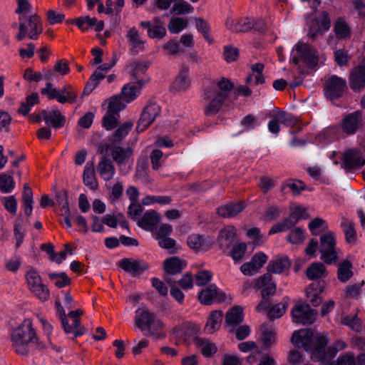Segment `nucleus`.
I'll list each match as a JSON object with an SVG mask.
<instances>
[{
    "instance_id": "nucleus-1",
    "label": "nucleus",
    "mask_w": 365,
    "mask_h": 365,
    "mask_svg": "<svg viewBox=\"0 0 365 365\" xmlns=\"http://www.w3.org/2000/svg\"><path fill=\"white\" fill-rule=\"evenodd\" d=\"M292 341L298 347H303L305 351L310 352L314 361H320L324 365H327L337 351L346 346L344 341H337L334 346L329 347L326 351L328 343L327 337L322 334H314L309 329L295 331L292 334Z\"/></svg>"
},
{
    "instance_id": "nucleus-2",
    "label": "nucleus",
    "mask_w": 365,
    "mask_h": 365,
    "mask_svg": "<svg viewBox=\"0 0 365 365\" xmlns=\"http://www.w3.org/2000/svg\"><path fill=\"white\" fill-rule=\"evenodd\" d=\"M11 346L19 355H26L29 351L30 344H35L37 348L44 346L39 341L36 332L33 327L31 319H26L14 329L11 334Z\"/></svg>"
},
{
    "instance_id": "nucleus-3",
    "label": "nucleus",
    "mask_w": 365,
    "mask_h": 365,
    "mask_svg": "<svg viewBox=\"0 0 365 365\" xmlns=\"http://www.w3.org/2000/svg\"><path fill=\"white\" fill-rule=\"evenodd\" d=\"M19 21V33L16 35L18 41H22L26 37L36 40L43 32L41 19L37 14L20 15Z\"/></svg>"
},
{
    "instance_id": "nucleus-4",
    "label": "nucleus",
    "mask_w": 365,
    "mask_h": 365,
    "mask_svg": "<svg viewBox=\"0 0 365 365\" xmlns=\"http://www.w3.org/2000/svg\"><path fill=\"white\" fill-rule=\"evenodd\" d=\"M336 236L332 232H329L320 237L319 252L321 259L328 264H334L338 259V255L340 252L336 246Z\"/></svg>"
},
{
    "instance_id": "nucleus-5",
    "label": "nucleus",
    "mask_w": 365,
    "mask_h": 365,
    "mask_svg": "<svg viewBox=\"0 0 365 365\" xmlns=\"http://www.w3.org/2000/svg\"><path fill=\"white\" fill-rule=\"evenodd\" d=\"M41 93L42 95H46L49 100L56 99L60 103H73L77 98L76 91L70 85L58 90L53 88V84L48 82L45 88H41Z\"/></svg>"
},
{
    "instance_id": "nucleus-6",
    "label": "nucleus",
    "mask_w": 365,
    "mask_h": 365,
    "mask_svg": "<svg viewBox=\"0 0 365 365\" xmlns=\"http://www.w3.org/2000/svg\"><path fill=\"white\" fill-rule=\"evenodd\" d=\"M307 36L312 41H315L319 36L329 30L331 19L327 11H323L321 14L308 22Z\"/></svg>"
},
{
    "instance_id": "nucleus-7",
    "label": "nucleus",
    "mask_w": 365,
    "mask_h": 365,
    "mask_svg": "<svg viewBox=\"0 0 365 365\" xmlns=\"http://www.w3.org/2000/svg\"><path fill=\"white\" fill-rule=\"evenodd\" d=\"M203 100L206 103L204 113L207 116L217 114L226 101L223 95H217V88L214 87H207L204 90Z\"/></svg>"
},
{
    "instance_id": "nucleus-8",
    "label": "nucleus",
    "mask_w": 365,
    "mask_h": 365,
    "mask_svg": "<svg viewBox=\"0 0 365 365\" xmlns=\"http://www.w3.org/2000/svg\"><path fill=\"white\" fill-rule=\"evenodd\" d=\"M26 277L30 291L41 301L48 300L50 295L49 289L42 283L38 273L34 269H30Z\"/></svg>"
},
{
    "instance_id": "nucleus-9",
    "label": "nucleus",
    "mask_w": 365,
    "mask_h": 365,
    "mask_svg": "<svg viewBox=\"0 0 365 365\" xmlns=\"http://www.w3.org/2000/svg\"><path fill=\"white\" fill-rule=\"evenodd\" d=\"M187 264L185 260L178 257H172L166 259L163 262V267L165 272L164 279L169 284L176 283L175 275L180 274L185 268Z\"/></svg>"
},
{
    "instance_id": "nucleus-10",
    "label": "nucleus",
    "mask_w": 365,
    "mask_h": 365,
    "mask_svg": "<svg viewBox=\"0 0 365 365\" xmlns=\"http://www.w3.org/2000/svg\"><path fill=\"white\" fill-rule=\"evenodd\" d=\"M292 321L303 325L312 324L317 317V312L307 304H296L292 309Z\"/></svg>"
},
{
    "instance_id": "nucleus-11",
    "label": "nucleus",
    "mask_w": 365,
    "mask_h": 365,
    "mask_svg": "<svg viewBox=\"0 0 365 365\" xmlns=\"http://www.w3.org/2000/svg\"><path fill=\"white\" fill-rule=\"evenodd\" d=\"M365 164V158L356 148H348L342 153L341 165L346 170H355Z\"/></svg>"
},
{
    "instance_id": "nucleus-12",
    "label": "nucleus",
    "mask_w": 365,
    "mask_h": 365,
    "mask_svg": "<svg viewBox=\"0 0 365 365\" xmlns=\"http://www.w3.org/2000/svg\"><path fill=\"white\" fill-rule=\"evenodd\" d=\"M160 112V108L158 104L152 103L147 105L141 113L136 130L138 133L145 130L153 123Z\"/></svg>"
},
{
    "instance_id": "nucleus-13",
    "label": "nucleus",
    "mask_w": 365,
    "mask_h": 365,
    "mask_svg": "<svg viewBox=\"0 0 365 365\" xmlns=\"http://www.w3.org/2000/svg\"><path fill=\"white\" fill-rule=\"evenodd\" d=\"M346 88V82L344 79L336 76H331L326 83L325 95L333 101L342 96Z\"/></svg>"
},
{
    "instance_id": "nucleus-14",
    "label": "nucleus",
    "mask_w": 365,
    "mask_h": 365,
    "mask_svg": "<svg viewBox=\"0 0 365 365\" xmlns=\"http://www.w3.org/2000/svg\"><path fill=\"white\" fill-rule=\"evenodd\" d=\"M362 125V115L361 112L354 111L344 116L342 119L340 128L346 135H354Z\"/></svg>"
},
{
    "instance_id": "nucleus-15",
    "label": "nucleus",
    "mask_w": 365,
    "mask_h": 365,
    "mask_svg": "<svg viewBox=\"0 0 365 365\" xmlns=\"http://www.w3.org/2000/svg\"><path fill=\"white\" fill-rule=\"evenodd\" d=\"M295 50L309 68H313L318 64V52L310 44L298 42L295 46Z\"/></svg>"
},
{
    "instance_id": "nucleus-16",
    "label": "nucleus",
    "mask_w": 365,
    "mask_h": 365,
    "mask_svg": "<svg viewBox=\"0 0 365 365\" xmlns=\"http://www.w3.org/2000/svg\"><path fill=\"white\" fill-rule=\"evenodd\" d=\"M118 265L125 272L133 277L139 276L142 272L148 269V264L141 259L133 258H123L118 262Z\"/></svg>"
},
{
    "instance_id": "nucleus-17",
    "label": "nucleus",
    "mask_w": 365,
    "mask_h": 365,
    "mask_svg": "<svg viewBox=\"0 0 365 365\" xmlns=\"http://www.w3.org/2000/svg\"><path fill=\"white\" fill-rule=\"evenodd\" d=\"M82 314L83 312L81 309L70 312L68 317L72 319L71 324H68L66 316L62 318L61 323L66 333H73L76 337L84 334V329L80 327V316Z\"/></svg>"
},
{
    "instance_id": "nucleus-18",
    "label": "nucleus",
    "mask_w": 365,
    "mask_h": 365,
    "mask_svg": "<svg viewBox=\"0 0 365 365\" xmlns=\"http://www.w3.org/2000/svg\"><path fill=\"white\" fill-rule=\"evenodd\" d=\"M198 300L203 304L210 305L213 302H222L225 299V294L220 292L215 284H210L198 294Z\"/></svg>"
},
{
    "instance_id": "nucleus-19",
    "label": "nucleus",
    "mask_w": 365,
    "mask_h": 365,
    "mask_svg": "<svg viewBox=\"0 0 365 365\" xmlns=\"http://www.w3.org/2000/svg\"><path fill=\"white\" fill-rule=\"evenodd\" d=\"M254 287L261 290L263 299L274 295L276 292V284L272 280L270 273H266L259 277L255 282Z\"/></svg>"
},
{
    "instance_id": "nucleus-20",
    "label": "nucleus",
    "mask_w": 365,
    "mask_h": 365,
    "mask_svg": "<svg viewBox=\"0 0 365 365\" xmlns=\"http://www.w3.org/2000/svg\"><path fill=\"white\" fill-rule=\"evenodd\" d=\"M267 260V256L265 254L257 253L252 257L250 262L245 263L241 266L240 270L245 275H253L263 267Z\"/></svg>"
},
{
    "instance_id": "nucleus-21",
    "label": "nucleus",
    "mask_w": 365,
    "mask_h": 365,
    "mask_svg": "<svg viewBox=\"0 0 365 365\" xmlns=\"http://www.w3.org/2000/svg\"><path fill=\"white\" fill-rule=\"evenodd\" d=\"M349 86L354 91H361L365 88V66H358L351 71Z\"/></svg>"
},
{
    "instance_id": "nucleus-22",
    "label": "nucleus",
    "mask_w": 365,
    "mask_h": 365,
    "mask_svg": "<svg viewBox=\"0 0 365 365\" xmlns=\"http://www.w3.org/2000/svg\"><path fill=\"white\" fill-rule=\"evenodd\" d=\"M126 38L129 42L130 51L133 55L145 50L146 41L140 36L139 31L135 27L128 31Z\"/></svg>"
},
{
    "instance_id": "nucleus-23",
    "label": "nucleus",
    "mask_w": 365,
    "mask_h": 365,
    "mask_svg": "<svg viewBox=\"0 0 365 365\" xmlns=\"http://www.w3.org/2000/svg\"><path fill=\"white\" fill-rule=\"evenodd\" d=\"M273 117L277 118L279 123L290 127V132L293 134L299 132L302 128L299 120L285 111L279 110L273 114Z\"/></svg>"
},
{
    "instance_id": "nucleus-24",
    "label": "nucleus",
    "mask_w": 365,
    "mask_h": 365,
    "mask_svg": "<svg viewBox=\"0 0 365 365\" xmlns=\"http://www.w3.org/2000/svg\"><path fill=\"white\" fill-rule=\"evenodd\" d=\"M244 319L242 308L236 306L227 311L225 315V326L230 328L232 332L237 325L241 324Z\"/></svg>"
},
{
    "instance_id": "nucleus-25",
    "label": "nucleus",
    "mask_w": 365,
    "mask_h": 365,
    "mask_svg": "<svg viewBox=\"0 0 365 365\" xmlns=\"http://www.w3.org/2000/svg\"><path fill=\"white\" fill-rule=\"evenodd\" d=\"M110 150V155L118 165L126 164L133 153L132 148L130 147L122 148L118 145H111Z\"/></svg>"
},
{
    "instance_id": "nucleus-26",
    "label": "nucleus",
    "mask_w": 365,
    "mask_h": 365,
    "mask_svg": "<svg viewBox=\"0 0 365 365\" xmlns=\"http://www.w3.org/2000/svg\"><path fill=\"white\" fill-rule=\"evenodd\" d=\"M69 72L70 67L68 61L60 59L56 61L53 69L43 70L44 78L48 81H53L56 73L63 76L68 74Z\"/></svg>"
},
{
    "instance_id": "nucleus-27",
    "label": "nucleus",
    "mask_w": 365,
    "mask_h": 365,
    "mask_svg": "<svg viewBox=\"0 0 365 365\" xmlns=\"http://www.w3.org/2000/svg\"><path fill=\"white\" fill-rule=\"evenodd\" d=\"M42 118L46 124L54 128H59L63 126L65 118L59 110H42Z\"/></svg>"
},
{
    "instance_id": "nucleus-28",
    "label": "nucleus",
    "mask_w": 365,
    "mask_h": 365,
    "mask_svg": "<svg viewBox=\"0 0 365 365\" xmlns=\"http://www.w3.org/2000/svg\"><path fill=\"white\" fill-rule=\"evenodd\" d=\"M199 331V327L197 325H189L181 327L175 331V335L179 339L178 343H190L197 339V335Z\"/></svg>"
},
{
    "instance_id": "nucleus-29",
    "label": "nucleus",
    "mask_w": 365,
    "mask_h": 365,
    "mask_svg": "<svg viewBox=\"0 0 365 365\" xmlns=\"http://www.w3.org/2000/svg\"><path fill=\"white\" fill-rule=\"evenodd\" d=\"M96 170L100 176L106 181L113 179L115 173V168L112 161L106 157L102 158L97 165Z\"/></svg>"
},
{
    "instance_id": "nucleus-30",
    "label": "nucleus",
    "mask_w": 365,
    "mask_h": 365,
    "mask_svg": "<svg viewBox=\"0 0 365 365\" xmlns=\"http://www.w3.org/2000/svg\"><path fill=\"white\" fill-rule=\"evenodd\" d=\"M264 64L261 63H254L251 66L252 73L246 78L245 82L251 86H257L264 83V78L262 74Z\"/></svg>"
},
{
    "instance_id": "nucleus-31",
    "label": "nucleus",
    "mask_w": 365,
    "mask_h": 365,
    "mask_svg": "<svg viewBox=\"0 0 365 365\" xmlns=\"http://www.w3.org/2000/svg\"><path fill=\"white\" fill-rule=\"evenodd\" d=\"M236 237V229L234 226L228 225L220 232L218 242L222 249L229 248L234 242Z\"/></svg>"
},
{
    "instance_id": "nucleus-32",
    "label": "nucleus",
    "mask_w": 365,
    "mask_h": 365,
    "mask_svg": "<svg viewBox=\"0 0 365 365\" xmlns=\"http://www.w3.org/2000/svg\"><path fill=\"white\" fill-rule=\"evenodd\" d=\"M225 24L232 32H247L252 29V21L249 18L237 20L227 19Z\"/></svg>"
},
{
    "instance_id": "nucleus-33",
    "label": "nucleus",
    "mask_w": 365,
    "mask_h": 365,
    "mask_svg": "<svg viewBox=\"0 0 365 365\" xmlns=\"http://www.w3.org/2000/svg\"><path fill=\"white\" fill-rule=\"evenodd\" d=\"M334 32L336 38L339 40H347L351 36V28L342 17H339L335 21Z\"/></svg>"
},
{
    "instance_id": "nucleus-34",
    "label": "nucleus",
    "mask_w": 365,
    "mask_h": 365,
    "mask_svg": "<svg viewBox=\"0 0 365 365\" xmlns=\"http://www.w3.org/2000/svg\"><path fill=\"white\" fill-rule=\"evenodd\" d=\"M143 84V81H139L136 83H128L123 87L121 95L125 103H130L136 98Z\"/></svg>"
},
{
    "instance_id": "nucleus-35",
    "label": "nucleus",
    "mask_w": 365,
    "mask_h": 365,
    "mask_svg": "<svg viewBox=\"0 0 365 365\" xmlns=\"http://www.w3.org/2000/svg\"><path fill=\"white\" fill-rule=\"evenodd\" d=\"M291 262L288 257H280L269 261L267 265V271L274 274H280L290 267Z\"/></svg>"
},
{
    "instance_id": "nucleus-36",
    "label": "nucleus",
    "mask_w": 365,
    "mask_h": 365,
    "mask_svg": "<svg viewBox=\"0 0 365 365\" xmlns=\"http://www.w3.org/2000/svg\"><path fill=\"white\" fill-rule=\"evenodd\" d=\"M190 84L189 68L187 66L183 65L172 87L177 91H181L186 90L190 86Z\"/></svg>"
},
{
    "instance_id": "nucleus-37",
    "label": "nucleus",
    "mask_w": 365,
    "mask_h": 365,
    "mask_svg": "<svg viewBox=\"0 0 365 365\" xmlns=\"http://www.w3.org/2000/svg\"><path fill=\"white\" fill-rule=\"evenodd\" d=\"M244 208L245 205L242 202L226 204L218 207L217 213L222 217H232L242 212Z\"/></svg>"
},
{
    "instance_id": "nucleus-38",
    "label": "nucleus",
    "mask_w": 365,
    "mask_h": 365,
    "mask_svg": "<svg viewBox=\"0 0 365 365\" xmlns=\"http://www.w3.org/2000/svg\"><path fill=\"white\" fill-rule=\"evenodd\" d=\"M83 180L84 184L92 190H97L98 183L95 175L93 163H87L83 171Z\"/></svg>"
},
{
    "instance_id": "nucleus-39",
    "label": "nucleus",
    "mask_w": 365,
    "mask_h": 365,
    "mask_svg": "<svg viewBox=\"0 0 365 365\" xmlns=\"http://www.w3.org/2000/svg\"><path fill=\"white\" fill-rule=\"evenodd\" d=\"M160 222L159 215L153 211L146 212L138 221V225L147 230H153Z\"/></svg>"
},
{
    "instance_id": "nucleus-40",
    "label": "nucleus",
    "mask_w": 365,
    "mask_h": 365,
    "mask_svg": "<svg viewBox=\"0 0 365 365\" xmlns=\"http://www.w3.org/2000/svg\"><path fill=\"white\" fill-rule=\"evenodd\" d=\"M262 339L265 346H269L276 341V331L272 322L261 325Z\"/></svg>"
},
{
    "instance_id": "nucleus-41",
    "label": "nucleus",
    "mask_w": 365,
    "mask_h": 365,
    "mask_svg": "<svg viewBox=\"0 0 365 365\" xmlns=\"http://www.w3.org/2000/svg\"><path fill=\"white\" fill-rule=\"evenodd\" d=\"M223 312L220 310L212 311L207 319L205 330L207 333L213 334L219 329L222 321Z\"/></svg>"
},
{
    "instance_id": "nucleus-42",
    "label": "nucleus",
    "mask_w": 365,
    "mask_h": 365,
    "mask_svg": "<svg viewBox=\"0 0 365 365\" xmlns=\"http://www.w3.org/2000/svg\"><path fill=\"white\" fill-rule=\"evenodd\" d=\"M306 275L310 280H317L327 276L326 267L322 262H314L307 270Z\"/></svg>"
},
{
    "instance_id": "nucleus-43",
    "label": "nucleus",
    "mask_w": 365,
    "mask_h": 365,
    "mask_svg": "<svg viewBox=\"0 0 365 365\" xmlns=\"http://www.w3.org/2000/svg\"><path fill=\"white\" fill-rule=\"evenodd\" d=\"M135 317V324L140 329L144 331L146 329V324L151 320L153 313L149 312L147 309H138L136 311Z\"/></svg>"
},
{
    "instance_id": "nucleus-44",
    "label": "nucleus",
    "mask_w": 365,
    "mask_h": 365,
    "mask_svg": "<svg viewBox=\"0 0 365 365\" xmlns=\"http://www.w3.org/2000/svg\"><path fill=\"white\" fill-rule=\"evenodd\" d=\"M133 123L132 122H125L120 125L115 133L110 137L109 140L112 144L120 143L124 139L132 129Z\"/></svg>"
},
{
    "instance_id": "nucleus-45",
    "label": "nucleus",
    "mask_w": 365,
    "mask_h": 365,
    "mask_svg": "<svg viewBox=\"0 0 365 365\" xmlns=\"http://www.w3.org/2000/svg\"><path fill=\"white\" fill-rule=\"evenodd\" d=\"M352 264L349 260H344L338 265L337 277L341 282H346L353 276Z\"/></svg>"
},
{
    "instance_id": "nucleus-46",
    "label": "nucleus",
    "mask_w": 365,
    "mask_h": 365,
    "mask_svg": "<svg viewBox=\"0 0 365 365\" xmlns=\"http://www.w3.org/2000/svg\"><path fill=\"white\" fill-rule=\"evenodd\" d=\"M210 87L216 88L217 95H223L224 99L226 100L228 93L233 89L234 84L228 78L223 77Z\"/></svg>"
},
{
    "instance_id": "nucleus-47",
    "label": "nucleus",
    "mask_w": 365,
    "mask_h": 365,
    "mask_svg": "<svg viewBox=\"0 0 365 365\" xmlns=\"http://www.w3.org/2000/svg\"><path fill=\"white\" fill-rule=\"evenodd\" d=\"M15 187L13 177L5 173H0V191L2 193H10Z\"/></svg>"
},
{
    "instance_id": "nucleus-48",
    "label": "nucleus",
    "mask_w": 365,
    "mask_h": 365,
    "mask_svg": "<svg viewBox=\"0 0 365 365\" xmlns=\"http://www.w3.org/2000/svg\"><path fill=\"white\" fill-rule=\"evenodd\" d=\"M121 93L120 95L114 96L109 99L108 110L110 113H118L120 110H123L126 105Z\"/></svg>"
},
{
    "instance_id": "nucleus-49",
    "label": "nucleus",
    "mask_w": 365,
    "mask_h": 365,
    "mask_svg": "<svg viewBox=\"0 0 365 365\" xmlns=\"http://www.w3.org/2000/svg\"><path fill=\"white\" fill-rule=\"evenodd\" d=\"M196 344L200 349L201 353L206 357H210L217 352V346L215 344L203 339H197Z\"/></svg>"
},
{
    "instance_id": "nucleus-50",
    "label": "nucleus",
    "mask_w": 365,
    "mask_h": 365,
    "mask_svg": "<svg viewBox=\"0 0 365 365\" xmlns=\"http://www.w3.org/2000/svg\"><path fill=\"white\" fill-rule=\"evenodd\" d=\"M295 219L293 217H287L282 222L276 223L269 231V235H273L277 232H284L294 227Z\"/></svg>"
},
{
    "instance_id": "nucleus-51",
    "label": "nucleus",
    "mask_w": 365,
    "mask_h": 365,
    "mask_svg": "<svg viewBox=\"0 0 365 365\" xmlns=\"http://www.w3.org/2000/svg\"><path fill=\"white\" fill-rule=\"evenodd\" d=\"M341 227L345 235L346 242L353 244L356 240V233L354 229V223L350 220H344Z\"/></svg>"
},
{
    "instance_id": "nucleus-52",
    "label": "nucleus",
    "mask_w": 365,
    "mask_h": 365,
    "mask_svg": "<svg viewBox=\"0 0 365 365\" xmlns=\"http://www.w3.org/2000/svg\"><path fill=\"white\" fill-rule=\"evenodd\" d=\"M187 26V20L180 17L172 18L168 24V30L172 34H178Z\"/></svg>"
},
{
    "instance_id": "nucleus-53",
    "label": "nucleus",
    "mask_w": 365,
    "mask_h": 365,
    "mask_svg": "<svg viewBox=\"0 0 365 365\" xmlns=\"http://www.w3.org/2000/svg\"><path fill=\"white\" fill-rule=\"evenodd\" d=\"M48 278L54 282L55 285L58 288H63L71 284V279L65 272L48 273Z\"/></svg>"
},
{
    "instance_id": "nucleus-54",
    "label": "nucleus",
    "mask_w": 365,
    "mask_h": 365,
    "mask_svg": "<svg viewBox=\"0 0 365 365\" xmlns=\"http://www.w3.org/2000/svg\"><path fill=\"white\" fill-rule=\"evenodd\" d=\"M119 117L118 113H110L107 110L106 114L103 118V127L108 130H113L117 126Z\"/></svg>"
},
{
    "instance_id": "nucleus-55",
    "label": "nucleus",
    "mask_w": 365,
    "mask_h": 365,
    "mask_svg": "<svg viewBox=\"0 0 365 365\" xmlns=\"http://www.w3.org/2000/svg\"><path fill=\"white\" fill-rule=\"evenodd\" d=\"M56 204L60 206L61 214H66L69 210L67 192L64 190L58 191L56 193Z\"/></svg>"
},
{
    "instance_id": "nucleus-56",
    "label": "nucleus",
    "mask_w": 365,
    "mask_h": 365,
    "mask_svg": "<svg viewBox=\"0 0 365 365\" xmlns=\"http://www.w3.org/2000/svg\"><path fill=\"white\" fill-rule=\"evenodd\" d=\"M286 187L290 188L294 195H299L302 190H305V185L300 180H287L281 187V192H284Z\"/></svg>"
},
{
    "instance_id": "nucleus-57",
    "label": "nucleus",
    "mask_w": 365,
    "mask_h": 365,
    "mask_svg": "<svg viewBox=\"0 0 365 365\" xmlns=\"http://www.w3.org/2000/svg\"><path fill=\"white\" fill-rule=\"evenodd\" d=\"M239 57V49L231 45L223 48V58L227 63L236 61Z\"/></svg>"
},
{
    "instance_id": "nucleus-58",
    "label": "nucleus",
    "mask_w": 365,
    "mask_h": 365,
    "mask_svg": "<svg viewBox=\"0 0 365 365\" xmlns=\"http://www.w3.org/2000/svg\"><path fill=\"white\" fill-rule=\"evenodd\" d=\"M158 245L163 248L168 250L170 254H175L178 252V247L176 246V242L173 238L169 237H163L158 239Z\"/></svg>"
},
{
    "instance_id": "nucleus-59",
    "label": "nucleus",
    "mask_w": 365,
    "mask_h": 365,
    "mask_svg": "<svg viewBox=\"0 0 365 365\" xmlns=\"http://www.w3.org/2000/svg\"><path fill=\"white\" fill-rule=\"evenodd\" d=\"M193 10V6L185 1L174 4L172 8V12L178 15L190 14L192 13Z\"/></svg>"
},
{
    "instance_id": "nucleus-60",
    "label": "nucleus",
    "mask_w": 365,
    "mask_h": 365,
    "mask_svg": "<svg viewBox=\"0 0 365 365\" xmlns=\"http://www.w3.org/2000/svg\"><path fill=\"white\" fill-rule=\"evenodd\" d=\"M304 240V230L301 227H295L287 236V240L292 244H302Z\"/></svg>"
},
{
    "instance_id": "nucleus-61",
    "label": "nucleus",
    "mask_w": 365,
    "mask_h": 365,
    "mask_svg": "<svg viewBox=\"0 0 365 365\" xmlns=\"http://www.w3.org/2000/svg\"><path fill=\"white\" fill-rule=\"evenodd\" d=\"M287 307V303H279L272 307L269 312L268 317L270 320L281 317Z\"/></svg>"
},
{
    "instance_id": "nucleus-62",
    "label": "nucleus",
    "mask_w": 365,
    "mask_h": 365,
    "mask_svg": "<svg viewBox=\"0 0 365 365\" xmlns=\"http://www.w3.org/2000/svg\"><path fill=\"white\" fill-rule=\"evenodd\" d=\"M167 55L176 56L180 52V43L175 40H170L163 46Z\"/></svg>"
},
{
    "instance_id": "nucleus-63",
    "label": "nucleus",
    "mask_w": 365,
    "mask_h": 365,
    "mask_svg": "<svg viewBox=\"0 0 365 365\" xmlns=\"http://www.w3.org/2000/svg\"><path fill=\"white\" fill-rule=\"evenodd\" d=\"M247 250V245L245 243H239L235 245L232 250L231 256L232 259L236 261H240L244 257L245 252Z\"/></svg>"
},
{
    "instance_id": "nucleus-64",
    "label": "nucleus",
    "mask_w": 365,
    "mask_h": 365,
    "mask_svg": "<svg viewBox=\"0 0 365 365\" xmlns=\"http://www.w3.org/2000/svg\"><path fill=\"white\" fill-rule=\"evenodd\" d=\"M354 364L355 357L354 354L346 353L339 357L336 362H333L330 365H354Z\"/></svg>"
}]
</instances>
